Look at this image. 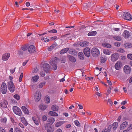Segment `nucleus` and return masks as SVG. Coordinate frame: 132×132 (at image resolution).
I'll return each instance as SVG.
<instances>
[{"instance_id": "6e6552de", "label": "nucleus", "mask_w": 132, "mask_h": 132, "mask_svg": "<svg viewBox=\"0 0 132 132\" xmlns=\"http://www.w3.org/2000/svg\"><path fill=\"white\" fill-rule=\"evenodd\" d=\"M119 56L118 53H114L112 54L111 56V60L112 62H114L118 59Z\"/></svg>"}, {"instance_id": "aec40b11", "label": "nucleus", "mask_w": 132, "mask_h": 132, "mask_svg": "<svg viewBox=\"0 0 132 132\" xmlns=\"http://www.w3.org/2000/svg\"><path fill=\"white\" fill-rule=\"evenodd\" d=\"M88 42L85 41L80 42L79 45L82 47H84L87 46L88 45Z\"/></svg>"}, {"instance_id": "0e129e2a", "label": "nucleus", "mask_w": 132, "mask_h": 132, "mask_svg": "<svg viewBox=\"0 0 132 132\" xmlns=\"http://www.w3.org/2000/svg\"><path fill=\"white\" fill-rule=\"evenodd\" d=\"M132 129V125H130L128 128V130H129Z\"/></svg>"}, {"instance_id": "680f3d73", "label": "nucleus", "mask_w": 132, "mask_h": 132, "mask_svg": "<svg viewBox=\"0 0 132 132\" xmlns=\"http://www.w3.org/2000/svg\"><path fill=\"white\" fill-rule=\"evenodd\" d=\"M111 89H108L107 90V93H106V95L107 96H108L109 95V94L111 92Z\"/></svg>"}, {"instance_id": "b1692460", "label": "nucleus", "mask_w": 132, "mask_h": 132, "mask_svg": "<svg viewBox=\"0 0 132 132\" xmlns=\"http://www.w3.org/2000/svg\"><path fill=\"white\" fill-rule=\"evenodd\" d=\"M47 121L50 124H52L55 121V119L53 117L50 118L48 119Z\"/></svg>"}, {"instance_id": "5701e85b", "label": "nucleus", "mask_w": 132, "mask_h": 132, "mask_svg": "<svg viewBox=\"0 0 132 132\" xmlns=\"http://www.w3.org/2000/svg\"><path fill=\"white\" fill-rule=\"evenodd\" d=\"M21 120V122L24 124L26 126H27L28 125V122L26 121L24 117H22L20 118Z\"/></svg>"}, {"instance_id": "1a4fd4ad", "label": "nucleus", "mask_w": 132, "mask_h": 132, "mask_svg": "<svg viewBox=\"0 0 132 132\" xmlns=\"http://www.w3.org/2000/svg\"><path fill=\"white\" fill-rule=\"evenodd\" d=\"M84 53L85 55L88 57H89L90 55V48L88 47H86L84 50Z\"/></svg>"}, {"instance_id": "37998d69", "label": "nucleus", "mask_w": 132, "mask_h": 132, "mask_svg": "<svg viewBox=\"0 0 132 132\" xmlns=\"http://www.w3.org/2000/svg\"><path fill=\"white\" fill-rule=\"evenodd\" d=\"M23 77V73H21V74L19 79V81L20 82L22 81V79Z\"/></svg>"}, {"instance_id": "f257e3e1", "label": "nucleus", "mask_w": 132, "mask_h": 132, "mask_svg": "<svg viewBox=\"0 0 132 132\" xmlns=\"http://www.w3.org/2000/svg\"><path fill=\"white\" fill-rule=\"evenodd\" d=\"M41 94L39 91H36L35 93L34 99L35 102H38L41 98Z\"/></svg>"}, {"instance_id": "6e6d98bb", "label": "nucleus", "mask_w": 132, "mask_h": 132, "mask_svg": "<svg viewBox=\"0 0 132 132\" xmlns=\"http://www.w3.org/2000/svg\"><path fill=\"white\" fill-rule=\"evenodd\" d=\"M47 117L45 115H43L42 116V118L43 121H45L47 119Z\"/></svg>"}, {"instance_id": "774afa93", "label": "nucleus", "mask_w": 132, "mask_h": 132, "mask_svg": "<svg viewBox=\"0 0 132 132\" xmlns=\"http://www.w3.org/2000/svg\"><path fill=\"white\" fill-rule=\"evenodd\" d=\"M56 132H62V131L61 129L59 128L56 130Z\"/></svg>"}, {"instance_id": "7ed1b4c3", "label": "nucleus", "mask_w": 132, "mask_h": 132, "mask_svg": "<svg viewBox=\"0 0 132 132\" xmlns=\"http://www.w3.org/2000/svg\"><path fill=\"white\" fill-rule=\"evenodd\" d=\"M92 54L93 56L97 57L100 54V52L97 48L94 47L92 50Z\"/></svg>"}, {"instance_id": "9d476101", "label": "nucleus", "mask_w": 132, "mask_h": 132, "mask_svg": "<svg viewBox=\"0 0 132 132\" xmlns=\"http://www.w3.org/2000/svg\"><path fill=\"white\" fill-rule=\"evenodd\" d=\"M10 56V54L9 53L4 54L2 56V60L4 61H7Z\"/></svg>"}, {"instance_id": "39448f33", "label": "nucleus", "mask_w": 132, "mask_h": 132, "mask_svg": "<svg viewBox=\"0 0 132 132\" xmlns=\"http://www.w3.org/2000/svg\"><path fill=\"white\" fill-rule=\"evenodd\" d=\"M123 66L122 62L120 61H117L114 65V67L116 70H120Z\"/></svg>"}, {"instance_id": "c03bdc74", "label": "nucleus", "mask_w": 132, "mask_h": 132, "mask_svg": "<svg viewBox=\"0 0 132 132\" xmlns=\"http://www.w3.org/2000/svg\"><path fill=\"white\" fill-rule=\"evenodd\" d=\"M107 82L109 84V87L110 89H112V83L109 80H108L107 81Z\"/></svg>"}, {"instance_id": "4468645a", "label": "nucleus", "mask_w": 132, "mask_h": 132, "mask_svg": "<svg viewBox=\"0 0 132 132\" xmlns=\"http://www.w3.org/2000/svg\"><path fill=\"white\" fill-rule=\"evenodd\" d=\"M44 70L46 72H47L48 70L50 69V65L47 63H45L43 65Z\"/></svg>"}, {"instance_id": "79ce46f5", "label": "nucleus", "mask_w": 132, "mask_h": 132, "mask_svg": "<svg viewBox=\"0 0 132 132\" xmlns=\"http://www.w3.org/2000/svg\"><path fill=\"white\" fill-rule=\"evenodd\" d=\"M14 98L17 100H19L20 99L19 95L18 94H15L13 96Z\"/></svg>"}, {"instance_id": "4c0bfd02", "label": "nucleus", "mask_w": 132, "mask_h": 132, "mask_svg": "<svg viewBox=\"0 0 132 132\" xmlns=\"http://www.w3.org/2000/svg\"><path fill=\"white\" fill-rule=\"evenodd\" d=\"M117 52L120 53H123L125 52V51L123 49L121 48L117 49Z\"/></svg>"}, {"instance_id": "4d7b16f0", "label": "nucleus", "mask_w": 132, "mask_h": 132, "mask_svg": "<svg viewBox=\"0 0 132 132\" xmlns=\"http://www.w3.org/2000/svg\"><path fill=\"white\" fill-rule=\"evenodd\" d=\"M123 36L125 38H127L129 36V35L128 34H123Z\"/></svg>"}, {"instance_id": "9b49d317", "label": "nucleus", "mask_w": 132, "mask_h": 132, "mask_svg": "<svg viewBox=\"0 0 132 132\" xmlns=\"http://www.w3.org/2000/svg\"><path fill=\"white\" fill-rule=\"evenodd\" d=\"M123 70L124 72L127 74L130 73L131 71L130 67L127 65H126L124 67Z\"/></svg>"}, {"instance_id": "052dcab7", "label": "nucleus", "mask_w": 132, "mask_h": 132, "mask_svg": "<svg viewBox=\"0 0 132 132\" xmlns=\"http://www.w3.org/2000/svg\"><path fill=\"white\" fill-rule=\"evenodd\" d=\"M86 27L82 25L79 27V29L80 30H82V29H85Z\"/></svg>"}, {"instance_id": "7c9ffc66", "label": "nucleus", "mask_w": 132, "mask_h": 132, "mask_svg": "<svg viewBox=\"0 0 132 132\" xmlns=\"http://www.w3.org/2000/svg\"><path fill=\"white\" fill-rule=\"evenodd\" d=\"M102 45L103 46L107 48H110L112 47L111 45V44L106 43H103Z\"/></svg>"}, {"instance_id": "3c124183", "label": "nucleus", "mask_w": 132, "mask_h": 132, "mask_svg": "<svg viewBox=\"0 0 132 132\" xmlns=\"http://www.w3.org/2000/svg\"><path fill=\"white\" fill-rule=\"evenodd\" d=\"M75 123L76 125L78 126H80V123L77 120H76L75 121Z\"/></svg>"}, {"instance_id": "6ab92c4d", "label": "nucleus", "mask_w": 132, "mask_h": 132, "mask_svg": "<svg viewBox=\"0 0 132 132\" xmlns=\"http://www.w3.org/2000/svg\"><path fill=\"white\" fill-rule=\"evenodd\" d=\"M51 108L53 111H57L59 110V107L56 105H54L52 106Z\"/></svg>"}, {"instance_id": "de8ad7c7", "label": "nucleus", "mask_w": 132, "mask_h": 132, "mask_svg": "<svg viewBox=\"0 0 132 132\" xmlns=\"http://www.w3.org/2000/svg\"><path fill=\"white\" fill-rule=\"evenodd\" d=\"M22 50L23 51L26 50L28 49V47L27 45H25L24 46H23L21 47Z\"/></svg>"}, {"instance_id": "4be33fe9", "label": "nucleus", "mask_w": 132, "mask_h": 132, "mask_svg": "<svg viewBox=\"0 0 132 132\" xmlns=\"http://www.w3.org/2000/svg\"><path fill=\"white\" fill-rule=\"evenodd\" d=\"M103 53L106 55H110L111 53V51L109 50L106 49L104 50L103 51Z\"/></svg>"}, {"instance_id": "bf43d9fd", "label": "nucleus", "mask_w": 132, "mask_h": 132, "mask_svg": "<svg viewBox=\"0 0 132 132\" xmlns=\"http://www.w3.org/2000/svg\"><path fill=\"white\" fill-rule=\"evenodd\" d=\"M75 51V50L73 49H72L70 50L69 51V53L70 54H72Z\"/></svg>"}, {"instance_id": "e433bc0d", "label": "nucleus", "mask_w": 132, "mask_h": 132, "mask_svg": "<svg viewBox=\"0 0 132 132\" xmlns=\"http://www.w3.org/2000/svg\"><path fill=\"white\" fill-rule=\"evenodd\" d=\"M45 84L46 82H41L38 84V87L40 88H42L45 85Z\"/></svg>"}, {"instance_id": "2f4dec72", "label": "nucleus", "mask_w": 132, "mask_h": 132, "mask_svg": "<svg viewBox=\"0 0 132 132\" xmlns=\"http://www.w3.org/2000/svg\"><path fill=\"white\" fill-rule=\"evenodd\" d=\"M50 63L51 65L52 66L53 68V70H56L57 68L56 64L55 63H53V62H52L51 61H50Z\"/></svg>"}, {"instance_id": "f03ea898", "label": "nucleus", "mask_w": 132, "mask_h": 132, "mask_svg": "<svg viewBox=\"0 0 132 132\" xmlns=\"http://www.w3.org/2000/svg\"><path fill=\"white\" fill-rule=\"evenodd\" d=\"M7 90V88L6 84L4 82H3L0 88V91L3 94H4L6 93Z\"/></svg>"}, {"instance_id": "864d4df0", "label": "nucleus", "mask_w": 132, "mask_h": 132, "mask_svg": "<svg viewBox=\"0 0 132 132\" xmlns=\"http://www.w3.org/2000/svg\"><path fill=\"white\" fill-rule=\"evenodd\" d=\"M15 130L16 132H22L20 129L17 127L15 128Z\"/></svg>"}, {"instance_id": "2eb2a0df", "label": "nucleus", "mask_w": 132, "mask_h": 132, "mask_svg": "<svg viewBox=\"0 0 132 132\" xmlns=\"http://www.w3.org/2000/svg\"><path fill=\"white\" fill-rule=\"evenodd\" d=\"M128 122L126 121L123 122L120 125V128L121 129H122L126 127L128 125Z\"/></svg>"}, {"instance_id": "f8f14e48", "label": "nucleus", "mask_w": 132, "mask_h": 132, "mask_svg": "<svg viewBox=\"0 0 132 132\" xmlns=\"http://www.w3.org/2000/svg\"><path fill=\"white\" fill-rule=\"evenodd\" d=\"M29 52L30 53H34L36 52L35 47L34 45H30L28 48Z\"/></svg>"}, {"instance_id": "f704fd0d", "label": "nucleus", "mask_w": 132, "mask_h": 132, "mask_svg": "<svg viewBox=\"0 0 132 132\" xmlns=\"http://www.w3.org/2000/svg\"><path fill=\"white\" fill-rule=\"evenodd\" d=\"M56 46V44H53L50 47L48 48V50L49 51H51Z\"/></svg>"}, {"instance_id": "e2e57ef3", "label": "nucleus", "mask_w": 132, "mask_h": 132, "mask_svg": "<svg viewBox=\"0 0 132 132\" xmlns=\"http://www.w3.org/2000/svg\"><path fill=\"white\" fill-rule=\"evenodd\" d=\"M40 75L42 77H43L45 76V74L44 72H42L40 73Z\"/></svg>"}, {"instance_id": "ddd939ff", "label": "nucleus", "mask_w": 132, "mask_h": 132, "mask_svg": "<svg viewBox=\"0 0 132 132\" xmlns=\"http://www.w3.org/2000/svg\"><path fill=\"white\" fill-rule=\"evenodd\" d=\"M7 101L4 100H2L0 103L1 106L3 108H6L7 107Z\"/></svg>"}, {"instance_id": "a18cd8bd", "label": "nucleus", "mask_w": 132, "mask_h": 132, "mask_svg": "<svg viewBox=\"0 0 132 132\" xmlns=\"http://www.w3.org/2000/svg\"><path fill=\"white\" fill-rule=\"evenodd\" d=\"M111 126H109L108 129L107 130H103L102 132H110L111 130L110 129H111Z\"/></svg>"}, {"instance_id": "09e8293b", "label": "nucleus", "mask_w": 132, "mask_h": 132, "mask_svg": "<svg viewBox=\"0 0 132 132\" xmlns=\"http://www.w3.org/2000/svg\"><path fill=\"white\" fill-rule=\"evenodd\" d=\"M127 56L128 59L132 60V54H128L127 55Z\"/></svg>"}, {"instance_id": "58836bf2", "label": "nucleus", "mask_w": 132, "mask_h": 132, "mask_svg": "<svg viewBox=\"0 0 132 132\" xmlns=\"http://www.w3.org/2000/svg\"><path fill=\"white\" fill-rule=\"evenodd\" d=\"M19 24V22H17L16 23L14 26V29L17 30L20 27Z\"/></svg>"}, {"instance_id": "338daca9", "label": "nucleus", "mask_w": 132, "mask_h": 132, "mask_svg": "<svg viewBox=\"0 0 132 132\" xmlns=\"http://www.w3.org/2000/svg\"><path fill=\"white\" fill-rule=\"evenodd\" d=\"M65 127L67 128H69L71 127V125L70 124H68L66 125Z\"/></svg>"}, {"instance_id": "dca6fc26", "label": "nucleus", "mask_w": 132, "mask_h": 132, "mask_svg": "<svg viewBox=\"0 0 132 132\" xmlns=\"http://www.w3.org/2000/svg\"><path fill=\"white\" fill-rule=\"evenodd\" d=\"M47 107V105H44L43 104H41L39 106V108L41 110L44 111L45 110Z\"/></svg>"}, {"instance_id": "a878e982", "label": "nucleus", "mask_w": 132, "mask_h": 132, "mask_svg": "<svg viewBox=\"0 0 132 132\" xmlns=\"http://www.w3.org/2000/svg\"><path fill=\"white\" fill-rule=\"evenodd\" d=\"M39 79V77L38 75H35L32 78V80L34 82H36Z\"/></svg>"}, {"instance_id": "49530a36", "label": "nucleus", "mask_w": 132, "mask_h": 132, "mask_svg": "<svg viewBox=\"0 0 132 132\" xmlns=\"http://www.w3.org/2000/svg\"><path fill=\"white\" fill-rule=\"evenodd\" d=\"M6 118L5 117H4L2 118L1 120V121L2 122H3L4 123H5L6 122Z\"/></svg>"}, {"instance_id": "bb28decb", "label": "nucleus", "mask_w": 132, "mask_h": 132, "mask_svg": "<svg viewBox=\"0 0 132 132\" xmlns=\"http://www.w3.org/2000/svg\"><path fill=\"white\" fill-rule=\"evenodd\" d=\"M125 47L127 48L132 47V44L130 43H125L124 44Z\"/></svg>"}, {"instance_id": "69168bd1", "label": "nucleus", "mask_w": 132, "mask_h": 132, "mask_svg": "<svg viewBox=\"0 0 132 132\" xmlns=\"http://www.w3.org/2000/svg\"><path fill=\"white\" fill-rule=\"evenodd\" d=\"M28 61V60H27L25 61L24 62H23L22 64V65L23 66H24L26 64H27V63Z\"/></svg>"}, {"instance_id": "412c9836", "label": "nucleus", "mask_w": 132, "mask_h": 132, "mask_svg": "<svg viewBox=\"0 0 132 132\" xmlns=\"http://www.w3.org/2000/svg\"><path fill=\"white\" fill-rule=\"evenodd\" d=\"M32 120L35 123L37 126H38L39 125V121L35 117H32Z\"/></svg>"}, {"instance_id": "603ef678", "label": "nucleus", "mask_w": 132, "mask_h": 132, "mask_svg": "<svg viewBox=\"0 0 132 132\" xmlns=\"http://www.w3.org/2000/svg\"><path fill=\"white\" fill-rule=\"evenodd\" d=\"M16 67L14 68V69H10V71L11 73L13 74L15 72Z\"/></svg>"}, {"instance_id": "5fc2aeb1", "label": "nucleus", "mask_w": 132, "mask_h": 132, "mask_svg": "<svg viewBox=\"0 0 132 132\" xmlns=\"http://www.w3.org/2000/svg\"><path fill=\"white\" fill-rule=\"evenodd\" d=\"M114 45L116 46L119 47L120 45V44L119 42H115L114 43Z\"/></svg>"}, {"instance_id": "473e14b6", "label": "nucleus", "mask_w": 132, "mask_h": 132, "mask_svg": "<svg viewBox=\"0 0 132 132\" xmlns=\"http://www.w3.org/2000/svg\"><path fill=\"white\" fill-rule=\"evenodd\" d=\"M78 57L81 60H83L84 59V57L83 53L82 52H80L78 53Z\"/></svg>"}, {"instance_id": "f3484780", "label": "nucleus", "mask_w": 132, "mask_h": 132, "mask_svg": "<svg viewBox=\"0 0 132 132\" xmlns=\"http://www.w3.org/2000/svg\"><path fill=\"white\" fill-rule=\"evenodd\" d=\"M21 109L25 114H29V113L28 110L25 106H22L21 107Z\"/></svg>"}, {"instance_id": "c9c22d12", "label": "nucleus", "mask_w": 132, "mask_h": 132, "mask_svg": "<svg viewBox=\"0 0 132 132\" xmlns=\"http://www.w3.org/2000/svg\"><path fill=\"white\" fill-rule=\"evenodd\" d=\"M107 59V57H101V62L102 63H104L106 61Z\"/></svg>"}, {"instance_id": "c756f323", "label": "nucleus", "mask_w": 132, "mask_h": 132, "mask_svg": "<svg viewBox=\"0 0 132 132\" xmlns=\"http://www.w3.org/2000/svg\"><path fill=\"white\" fill-rule=\"evenodd\" d=\"M68 58L69 60L72 62H75L76 60L75 58L72 56L70 55L68 56Z\"/></svg>"}, {"instance_id": "a211bd4d", "label": "nucleus", "mask_w": 132, "mask_h": 132, "mask_svg": "<svg viewBox=\"0 0 132 132\" xmlns=\"http://www.w3.org/2000/svg\"><path fill=\"white\" fill-rule=\"evenodd\" d=\"M65 123L64 121H60L57 122L55 124V126L56 127H59Z\"/></svg>"}, {"instance_id": "20e7f679", "label": "nucleus", "mask_w": 132, "mask_h": 132, "mask_svg": "<svg viewBox=\"0 0 132 132\" xmlns=\"http://www.w3.org/2000/svg\"><path fill=\"white\" fill-rule=\"evenodd\" d=\"M13 110L15 114L21 116L22 114V112L20 109L18 107L14 106L13 107Z\"/></svg>"}, {"instance_id": "72a5a7b5", "label": "nucleus", "mask_w": 132, "mask_h": 132, "mask_svg": "<svg viewBox=\"0 0 132 132\" xmlns=\"http://www.w3.org/2000/svg\"><path fill=\"white\" fill-rule=\"evenodd\" d=\"M45 99L46 103H50V97L48 96H46L45 97Z\"/></svg>"}, {"instance_id": "ea45409f", "label": "nucleus", "mask_w": 132, "mask_h": 132, "mask_svg": "<svg viewBox=\"0 0 132 132\" xmlns=\"http://www.w3.org/2000/svg\"><path fill=\"white\" fill-rule=\"evenodd\" d=\"M113 38H114L115 40L118 41H120L121 40V37L119 36L113 37Z\"/></svg>"}, {"instance_id": "393cba45", "label": "nucleus", "mask_w": 132, "mask_h": 132, "mask_svg": "<svg viewBox=\"0 0 132 132\" xmlns=\"http://www.w3.org/2000/svg\"><path fill=\"white\" fill-rule=\"evenodd\" d=\"M118 123L117 122H114L113 124L111 126L110 125L109 126H111V128L112 127L113 129V130H115L118 127Z\"/></svg>"}, {"instance_id": "cd10ccee", "label": "nucleus", "mask_w": 132, "mask_h": 132, "mask_svg": "<svg viewBox=\"0 0 132 132\" xmlns=\"http://www.w3.org/2000/svg\"><path fill=\"white\" fill-rule=\"evenodd\" d=\"M49 114L53 116H57L59 115L57 113L52 111H50L49 112Z\"/></svg>"}, {"instance_id": "0eeeda50", "label": "nucleus", "mask_w": 132, "mask_h": 132, "mask_svg": "<svg viewBox=\"0 0 132 132\" xmlns=\"http://www.w3.org/2000/svg\"><path fill=\"white\" fill-rule=\"evenodd\" d=\"M123 17L126 20H130L132 19L131 15L128 12H124L123 13Z\"/></svg>"}, {"instance_id": "13d9d810", "label": "nucleus", "mask_w": 132, "mask_h": 132, "mask_svg": "<svg viewBox=\"0 0 132 132\" xmlns=\"http://www.w3.org/2000/svg\"><path fill=\"white\" fill-rule=\"evenodd\" d=\"M5 131L4 128H3L1 127H0V132H5Z\"/></svg>"}, {"instance_id": "423d86ee", "label": "nucleus", "mask_w": 132, "mask_h": 132, "mask_svg": "<svg viewBox=\"0 0 132 132\" xmlns=\"http://www.w3.org/2000/svg\"><path fill=\"white\" fill-rule=\"evenodd\" d=\"M8 86L10 92H13L15 90V86L12 81H9L8 82Z\"/></svg>"}, {"instance_id": "8fccbe9b", "label": "nucleus", "mask_w": 132, "mask_h": 132, "mask_svg": "<svg viewBox=\"0 0 132 132\" xmlns=\"http://www.w3.org/2000/svg\"><path fill=\"white\" fill-rule=\"evenodd\" d=\"M48 32L51 33H56L57 31L56 30L54 29L49 31Z\"/></svg>"}, {"instance_id": "c85d7f7f", "label": "nucleus", "mask_w": 132, "mask_h": 132, "mask_svg": "<svg viewBox=\"0 0 132 132\" xmlns=\"http://www.w3.org/2000/svg\"><path fill=\"white\" fill-rule=\"evenodd\" d=\"M69 50V48H66L62 50L60 52V54H63L66 53Z\"/></svg>"}, {"instance_id": "a19ab883", "label": "nucleus", "mask_w": 132, "mask_h": 132, "mask_svg": "<svg viewBox=\"0 0 132 132\" xmlns=\"http://www.w3.org/2000/svg\"><path fill=\"white\" fill-rule=\"evenodd\" d=\"M54 130V129L52 127L49 126L47 129V132H53Z\"/></svg>"}]
</instances>
